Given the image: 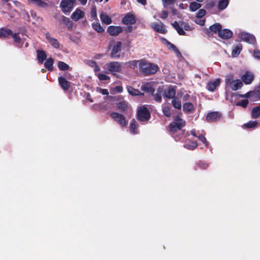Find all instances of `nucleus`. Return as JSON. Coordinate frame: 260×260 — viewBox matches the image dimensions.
Here are the masks:
<instances>
[{"mask_svg": "<svg viewBox=\"0 0 260 260\" xmlns=\"http://www.w3.org/2000/svg\"><path fill=\"white\" fill-rule=\"evenodd\" d=\"M58 67L61 71H67L69 69V66L66 63L59 61L58 63Z\"/></svg>", "mask_w": 260, "mask_h": 260, "instance_id": "obj_44", "label": "nucleus"}, {"mask_svg": "<svg viewBox=\"0 0 260 260\" xmlns=\"http://www.w3.org/2000/svg\"><path fill=\"white\" fill-rule=\"evenodd\" d=\"M254 76L253 74L247 71L243 74L241 78L245 84H250L254 80Z\"/></svg>", "mask_w": 260, "mask_h": 260, "instance_id": "obj_15", "label": "nucleus"}, {"mask_svg": "<svg viewBox=\"0 0 260 260\" xmlns=\"http://www.w3.org/2000/svg\"><path fill=\"white\" fill-rule=\"evenodd\" d=\"M235 80H234V75L233 74H229L226 76L225 83L227 87H231Z\"/></svg>", "mask_w": 260, "mask_h": 260, "instance_id": "obj_31", "label": "nucleus"}, {"mask_svg": "<svg viewBox=\"0 0 260 260\" xmlns=\"http://www.w3.org/2000/svg\"><path fill=\"white\" fill-rule=\"evenodd\" d=\"M29 1L41 8H45L47 6V4L43 0H29Z\"/></svg>", "mask_w": 260, "mask_h": 260, "instance_id": "obj_39", "label": "nucleus"}, {"mask_svg": "<svg viewBox=\"0 0 260 260\" xmlns=\"http://www.w3.org/2000/svg\"><path fill=\"white\" fill-rule=\"evenodd\" d=\"M45 37L48 43L51 45V46L55 49H58L60 47V44L58 40L52 37L49 32H47L45 34Z\"/></svg>", "mask_w": 260, "mask_h": 260, "instance_id": "obj_13", "label": "nucleus"}, {"mask_svg": "<svg viewBox=\"0 0 260 260\" xmlns=\"http://www.w3.org/2000/svg\"><path fill=\"white\" fill-rule=\"evenodd\" d=\"M11 36H12L15 43L19 44L21 42V39L19 37V34H18V33L13 34V35H11Z\"/></svg>", "mask_w": 260, "mask_h": 260, "instance_id": "obj_49", "label": "nucleus"}, {"mask_svg": "<svg viewBox=\"0 0 260 260\" xmlns=\"http://www.w3.org/2000/svg\"><path fill=\"white\" fill-rule=\"evenodd\" d=\"M220 83V79L217 78L214 81L208 82L206 88L210 91L213 92L216 88L219 85Z\"/></svg>", "mask_w": 260, "mask_h": 260, "instance_id": "obj_19", "label": "nucleus"}, {"mask_svg": "<svg viewBox=\"0 0 260 260\" xmlns=\"http://www.w3.org/2000/svg\"><path fill=\"white\" fill-rule=\"evenodd\" d=\"M91 16L93 18L96 17V10L95 7H93L91 10Z\"/></svg>", "mask_w": 260, "mask_h": 260, "instance_id": "obj_61", "label": "nucleus"}, {"mask_svg": "<svg viewBox=\"0 0 260 260\" xmlns=\"http://www.w3.org/2000/svg\"><path fill=\"white\" fill-rule=\"evenodd\" d=\"M111 117L121 127H125L127 124V121L126 120L125 117L121 114L118 112H112L110 114Z\"/></svg>", "mask_w": 260, "mask_h": 260, "instance_id": "obj_6", "label": "nucleus"}, {"mask_svg": "<svg viewBox=\"0 0 260 260\" xmlns=\"http://www.w3.org/2000/svg\"><path fill=\"white\" fill-rule=\"evenodd\" d=\"M243 82L239 79H236L235 80L233 85L231 86V89L233 91L237 90L241 88L243 86Z\"/></svg>", "mask_w": 260, "mask_h": 260, "instance_id": "obj_30", "label": "nucleus"}, {"mask_svg": "<svg viewBox=\"0 0 260 260\" xmlns=\"http://www.w3.org/2000/svg\"><path fill=\"white\" fill-rule=\"evenodd\" d=\"M206 14V11L204 9H200L197 13V17L202 18Z\"/></svg>", "mask_w": 260, "mask_h": 260, "instance_id": "obj_53", "label": "nucleus"}, {"mask_svg": "<svg viewBox=\"0 0 260 260\" xmlns=\"http://www.w3.org/2000/svg\"><path fill=\"white\" fill-rule=\"evenodd\" d=\"M75 0H62L60 6L64 13L71 12L74 7Z\"/></svg>", "mask_w": 260, "mask_h": 260, "instance_id": "obj_8", "label": "nucleus"}, {"mask_svg": "<svg viewBox=\"0 0 260 260\" xmlns=\"http://www.w3.org/2000/svg\"><path fill=\"white\" fill-rule=\"evenodd\" d=\"M84 16V12L80 9H76L75 12H74L72 15L71 18L73 19L75 21H77L80 19L83 18Z\"/></svg>", "mask_w": 260, "mask_h": 260, "instance_id": "obj_22", "label": "nucleus"}, {"mask_svg": "<svg viewBox=\"0 0 260 260\" xmlns=\"http://www.w3.org/2000/svg\"><path fill=\"white\" fill-rule=\"evenodd\" d=\"M37 59L40 63H43L46 59L47 54L46 52L42 50H37Z\"/></svg>", "mask_w": 260, "mask_h": 260, "instance_id": "obj_25", "label": "nucleus"}, {"mask_svg": "<svg viewBox=\"0 0 260 260\" xmlns=\"http://www.w3.org/2000/svg\"><path fill=\"white\" fill-rule=\"evenodd\" d=\"M167 46L169 49H172L176 53L177 57L181 56V54L178 49L173 44L168 41L167 40L165 39Z\"/></svg>", "mask_w": 260, "mask_h": 260, "instance_id": "obj_23", "label": "nucleus"}, {"mask_svg": "<svg viewBox=\"0 0 260 260\" xmlns=\"http://www.w3.org/2000/svg\"><path fill=\"white\" fill-rule=\"evenodd\" d=\"M164 88L162 86H159L156 93L152 94L156 102L160 103L161 101V96H164Z\"/></svg>", "mask_w": 260, "mask_h": 260, "instance_id": "obj_20", "label": "nucleus"}, {"mask_svg": "<svg viewBox=\"0 0 260 260\" xmlns=\"http://www.w3.org/2000/svg\"><path fill=\"white\" fill-rule=\"evenodd\" d=\"M122 43L120 41L116 42L112 48L111 52L110 54V57L111 58H119L121 56Z\"/></svg>", "mask_w": 260, "mask_h": 260, "instance_id": "obj_7", "label": "nucleus"}, {"mask_svg": "<svg viewBox=\"0 0 260 260\" xmlns=\"http://www.w3.org/2000/svg\"><path fill=\"white\" fill-rule=\"evenodd\" d=\"M253 55L254 58L260 59V51L258 49L254 50Z\"/></svg>", "mask_w": 260, "mask_h": 260, "instance_id": "obj_55", "label": "nucleus"}, {"mask_svg": "<svg viewBox=\"0 0 260 260\" xmlns=\"http://www.w3.org/2000/svg\"><path fill=\"white\" fill-rule=\"evenodd\" d=\"M198 146V143L196 141H191L189 143H185L184 147L189 150L194 149Z\"/></svg>", "mask_w": 260, "mask_h": 260, "instance_id": "obj_43", "label": "nucleus"}, {"mask_svg": "<svg viewBox=\"0 0 260 260\" xmlns=\"http://www.w3.org/2000/svg\"><path fill=\"white\" fill-rule=\"evenodd\" d=\"M159 17L162 19H166L168 17V12L166 11H162L159 15Z\"/></svg>", "mask_w": 260, "mask_h": 260, "instance_id": "obj_56", "label": "nucleus"}, {"mask_svg": "<svg viewBox=\"0 0 260 260\" xmlns=\"http://www.w3.org/2000/svg\"><path fill=\"white\" fill-rule=\"evenodd\" d=\"M229 3V0H219L217 6L218 9L221 11L224 10L228 6Z\"/></svg>", "mask_w": 260, "mask_h": 260, "instance_id": "obj_38", "label": "nucleus"}, {"mask_svg": "<svg viewBox=\"0 0 260 260\" xmlns=\"http://www.w3.org/2000/svg\"><path fill=\"white\" fill-rule=\"evenodd\" d=\"M98 78L101 81H106V80H110V78L109 76L106 75L104 74H99L98 75Z\"/></svg>", "mask_w": 260, "mask_h": 260, "instance_id": "obj_51", "label": "nucleus"}, {"mask_svg": "<svg viewBox=\"0 0 260 260\" xmlns=\"http://www.w3.org/2000/svg\"><path fill=\"white\" fill-rule=\"evenodd\" d=\"M176 31L178 33L179 35L181 36H185L186 32L184 31V30L183 29V28L180 27L177 29H176Z\"/></svg>", "mask_w": 260, "mask_h": 260, "instance_id": "obj_60", "label": "nucleus"}, {"mask_svg": "<svg viewBox=\"0 0 260 260\" xmlns=\"http://www.w3.org/2000/svg\"><path fill=\"white\" fill-rule=\"evenodd\" d=\"M215 5V3L214 1H210L207 3L205 5V8L207 9H211L213 8Z\"/></svg>", "mask_w": 260, "mask_h": 260, "instance_id": "obj_54", "label": "nucleus"}, {"mask_svg": "<svg viewBox=\"0 0 260 260\" xmlns=\"http://www.w3.org/2000/svg\"><path fill=\"white\" fill-rule=\"evenodd\" d=\"M106 66L107 69L112 75H115V73H120L121 71V63L118 61H111L106 63Z\"/></svg>", "mask_w": 260, "mask_h": 260, "instance_id": "obj_5", "label": "nucleus"}, {"mask_svg": "<svg viewBox=\"0 0 260 260\" xmlns=\"http://www.w3.org/2000/svg\"><path fill=\"white\" fill-rule=\"evenodd\" d=\"M239 37L243 41L250 44H254L256 42L254 36L245 32H241L239 34Z\"/></svg>", "mask_w": 260, "mask_h": 260, "instance_id": "obj_9", "label": "nucleus"}, {"mask_svg": "<svg viewBox=\"0 0 260 260\" xmlns=\"http://www.w3.org/2000/svg\"><path fill=\"white\" fill-rule=\"evenodd\" d=\"M242 48L241 44L237 45L232 51V55L233 57H237L241 52Z\"/></svg>", "mask_w": 260, "mask_h": 260, "instance_id": "obj_36", "label": "nucleus"}, {"mask_svg": "<svg viewBox=\"0 0 260 260\" xmlns=\"http://www.w3.org/2000/svg\"><path fill=\"white\" fill-rule=\"evenodd\" d=\"M251 116L253 119L260 117V105L253 107L251 110Z\"/></svg>", "mask_w": 260, "mask_h": 260, "instance_id": "obj_27", "label": "nucleus"}, {"mask_svg": "<svg viewBox=\"0 0 260 260\" xmlns=\"http://www.w3.org/2000/svg\"><path fill=\"white\" fill-rule=\"evenodd\" d=\"M13 35V31L8 28H0V38H6Z\"/></svg>", "mask_w": 260, "mask_h": 260, "instance_id": "obj_26", "label": "nucleus"}, {"mask_svg": "<svg viewBox=\"0 0 260 260\" xmlns=\"http://www.w3.org/2000/svg\"><path fill=\"white\" fill-rule=\"evenodd\" d=\"M61 21L67 27L68 29H71L73 26L72 22L70 19L64 16L61 17Z\"/></svg>", "mask_w": 260, "mask_h": 260, "instance_id": "obj_29", "label": "nucleus"}, {"mask_svg": "<svg viewBox=\"0 0 260 260\" xmlns=\"http://www.w3.org/2000/svg\"><path fill=\"white\" fill-rule=\"evenodd\" d=\"M100 18L102 22L106 24H110L112 23L111 18L106 14L101 13Z\"/></svg>", "mask_w": 260, "mask_h": 260, "instance_id": "obj_32", "label": "nucleus"}, {"mask_svg": "<svg viewBox=\"0 0 260 260\" xmlns=\"http://www.w3.org/2000/svg\"><path fill=\"white\" fill-rule=\"evenodd\" d=\"M221 28L222 26L220 23H215L209 27V29L212 32L215 34L218 32V35H219V32L220 31Z\"/></svg>", "mask_w": 260, "mask_h": 260, "instance_id": "obj_34", "label": "nucleus"}, {"mask_svg": "<svg viewBox=\"0 0 260 260\" xmlns=\"http://www.w3.org/2000/svg\"><path fill=\"white\" fill-rule=\"evenodd\" d=\"M164 5L165 6L166 5H171L174 4L175 2V0H162Z\"/></svg>", "mask_w": 260, "mask_h": 260, "instance_id": "obj_57", "label": "nucleus"}, {"mask_svg": "<svg viewBox=\"0 0 260 260\" xmlns=\"http://www.w3.org/2000/svg\"><path fill=\"white\" fill-rule=\"evenodd\" d=\"M127 88L128 93L133 96L144 95L143 93H141L138 89H136L132 86H128Z\"/></svg>", "mask_w": 260, "mask_h": 260, "instance_id": "obj_35", "label": "nucleus"}, {"mask_svg": "<svg viewBox=\"0 0 260 260\" xmlns=\"http://www.w3.org/2000/svg\"><path fill=\"white\" fill-rule=\"evenodd\" d=\"M186 122L179 115H176L174 117V120L168 126L170 132L174 134L177 131L181 130L185 126Z\"/></svg>", "mask_w": 260, "mask_h": 260, "instance_id": "obj_2", "label": "nucleus"}, {"mask_svg": "<svg viewBox=\"0 0 260 260\" xmlns=\"http://www.w3.org/2000/svg\"><path fill=\"white\" fill-rule=\"evenodd\" d=\"M198 138L206 147L208 146L209 142L207 141L204 135L201 134Z\"/></svg>", "mask_w": 260, "mask_h": 260, "instance_id": "obj_50", "label": "nucleus"}, {"mask_svg": "<svg viewBox=\"0 0 260 260\" xmlns=\"http://www.w3.org/2000/svg\"><path fill=\"white\" fill-rule=\"evenodd\" d=\"M197 166L201 169L205 170L209 167V164L205 161L200 160L197 164Z\"/></svg>", "mask_w": 260, "mask_h": 260, "instance_id": "obj_47", "label": "nucleus"}, {"mask_svg": "<svg viewBox=\"0 0 260 260\" xmlns=\"http://www.w3.org/2000/svg\"><path fill=\"white\" fill-rule=\"evenodd\" d=\"M137 117V119L140 121L147 122L150 119L151 114L148 109L143 106L138 110Z\"/></svg>", "mask_w": 260, "mask_h": 260, "instance_id": "obj_3", "label": "nucleus"}, {"mask_svg": "<svg viewBox=\"0 0 260 260\" xmlns=\"http://www.w3.org/2000/svg\"><path fill=\"white\" fill-rule=\"evenodd\" d=\"M233 32L228 29H221L219 32L218 36L224 40H228L233 37Z\"/></svg>", "mask_w": 260, "mask_h": 260, "instance_id": "obj_18", "label": "nucleus"}, {"mask_svg": "<svg viewBox=\"0 0 260 260\" xmlns=\"http://www.w3.org/2000/svg\"><path fill=\"white\" fill-rule=\"evenodd\" d=\"M122 31L123 28L120 26L111 25L107 28V32L112 36H117Z\"/></svg>", "mask_w": 260, "mask_h": 260, "instance_id": "obj_10", "label": "nucleus"}, {"mask_svg": "<svg viewBox=\"0 0 260 260\" xmlns=\"http://www.w3.org/2000/svg\"><path fill=\"white\" fill-rule=\"evenodd\" d=\"M158 66L150 62L145 59H141L140 71L145 76H148L155 74L158 70Z\"/></svg>", "mask_w": 260, "mask_h": 260, "instance_id": "obj_1", "label": "nucleus"}, {"mask_svg": "<svg viewBox=\"0 0 260 260\" xmlns=\"http://www.w3.org/2000/svg\"><path fill=\"white\" fill-rule=\"evenodd\" d=\"M172 25L174 27V28L176 30L178 28H179V27H180V25H179V24L178 23V22L177 21H175L173 24H172Z\"/></svg>", "mask_w": 260, "mask_h": 260, "instance_id": "obj_64", "label": "nucleus"}, {"mask_svg": "<svg viewBox=\"0 0 260 260\" xmlns=\"http://www.w3.org/2000/svg\"><path fill=\"white\" fill-rule=\"evenodd\" d=\"M152 27L155 31L158 33L165 34L167 31V29L165 28L164 24L161 22L153 23Z\"/></svg>", "mask_w": 260, "mask_h": 260, "instance_id": "obj_17", "label": "nucleus"}, {"mask_svg": "<svg viewBox=\"0 0 260 260\" xmlns=\"http://www.w3.org/2000/svg\"><path fill=\"white\" fill-rule=\"evenodd\" d=\"M248 104V101L247 100H242L238 102L236 105L240 106L243 108H246Z\"/></svg>", "mask_w": 260, "mask_h": 260, "instance_id": "obj_52", "label": "nucleus"}, {"mask_svg": "<svg viewBox=\"0 0 260 260\" xmlns=\"http://www.w3.org/2000/svg\"><path fill=\"white\" fill-rule=\"evenodd\" d=\"M221 115L217 111L211 112L208 113L206 116V120L208 122L216 121L221 118Z\"/></svg>", "mask_w": 260, "mask_h": 260, "instance_id": "obj_12", "label": "nucleus"}, {"mask_svg": "<svg viewBox=\"0 0 260 260\" xmlns=\"http://www.w3.org/2000/svg\"><path fill=\"white\" fill-rule=\"evenodd\" d=\"M127 103L124 101L116 103V107L121 112H124L127 108Z\"/></svg>", "mask_w": 260, "mask_h": 260, "instance_id": "obj_37", "label": "nucleus"}, {"mask_svg": "<svg viewBox=\"0 0 260 260\" xmlns=\"http://www.w3.org/2000/svg\"><path fill=\"white\" fill-rule=\"evenodd\" d=\"M58 81L61 88L64 91H68L71 87V82L67 81L64 77L60 76Z\"/></svg>", "mask_w": 260, "mask_h": 260, "instance_id": "obj_14", "label": "nucleus"}, {"mask_svg": "<svg viewBox=\"0 0 260 260\" xmlns=\"http://www.w3.org/2000/svg\"><path fill=\"white\" fill-rule=\"evenodd\" d=\"M242 98H250L251 101L260 100V84L253 91L247 92L240 95Z\"/></svg>", "mask_w": 260, "mask_h": 260, "instance_id": "obj_4", "label": "nucleus"}, {"mask_svg": "<svg viewBox=\"0 0 260 260\" xmlns=\"http://www.w3.org/2000/svg\"><path fill=\"white\" fill-rule=\"evenodd\" d=\"M201 4L196 2H191L189 5V9L192 12H194L201 7Z\"/></svg>", "mask_w": 260, "mask_h": 260, "instance_id": "obj_40", "label": "nucleus"}, {"mask_svg": "<svg viewBox=\"0 0 260 260\" xmlns=\"http://www.w3.org/2000/svg\"><path fill=\"white\" fill-rule=\"evenodd\" d=\"M54 60L50 57L46 59L44 62V66L49 71H52L53 70Z\"/></svg>", "mask_w": 260, "mask_h": 260, "instance_id": "obj_28", "label": "nucleus"}, {"mask_svg": "<svg viewBox=\"0 0 260 260\" xmlns=\"http://www.w3.org/2000/svg\"><path fill=\"white\" fill-rule=\"evenodd\" d=\"M92 26V28L99 33H102L104 31V29L99 22L93 23Z\"/></svg>", "mask_w": 260, "mask_h": 260, "instance_id": "obj_42", "label": "nucleus"}, {"mask_svg": "<svg viewBox=\"0 0 260 260\" xmlns=\"http://www.w3.org/2000/svg\"><path fill=\"white\" fill-rule=\"evenodd\" d=\"M114 89L118 93H121L123 91V88L121 86H117Z\"/></svg>", "mask_w": 260, "mask_h": 260, "instance_id": "obj_63", "label": "nucleus"}, {"mask_svg": "<svg viewBox=\"0 0 260 260\" xmlns=\"http://www.w3.org/2000/svg\"><path fill=\"white\" fill-rule=\"evenodd\" d=\"M258 122L256 121H249L247 123L244 124V126L246 128H251L255 127L257 126Z\"/></svg>", "mask_w": 260, "mask_h": 260, "instance_id": "obj_46", "label": "nucleus"}, {"mask_svg": "<svg viewBox=\"0 0 260 260\" xmlns=\"http://www.w3.org/2000/svg\"><path fill=\"white\" fill-rule=\"evenodd\" d=\"M98 90L103 95H108L109 94L108 90L107 89L99 88Z\"/></svg>", "mask_w": 260, "mask_h": 260, "instance_id": "obj_62", "label": "nucleus"}, {"mask_svg": "<svg viewBox=\"0 0 260 260\" xmlns=\"http://www.w3.org/2000/svg\"><path fill=\"white\" fill-rule=\"evenodd\" d=\"M163 114L167 117H170L171 116V107L165 106L162 108Z\"/></svg>", "mask_w": 260, "mask_h": 260, "instance_id": "obj_48", "label": "nucleus"}, {"mask_svg": "<svg viewBox=\"0 0 260 260\" xmlns=\"http://www.w3.org/2000/svg\"><path fill=\"white\" fill-rule=\"evenodd\" d=\"M183 28L184 30L186 31H191L192 30L191 27L188 23H183Z\"/></svg>", "mask_w": 260, "mask_h": 260, "instance_id": "obj_59", "label": "nucleus"}, {"mask_svg": "<svg viewBox=\"0 0 260 260\" xmlns=\"http://www.w3.org/2000/svg\"><path fill=\"white\" fill-rule=\"evenodd\" d=\"M172 103L175 108L177 109H180L181 108V103L180 101L177 100L176 97L172 99Z\"/></svg>", "mask_w": 260, "mask_h": 260, "instance_id": "obj_45", "label": "nucleus"}, {"mask_svg": "<svg viewBox=\"0 0 260 260\" xmlns=\"http://www.w3.org/2000/svg\"><path fill=\"white\" fill-rule=\"evenodd\" d=\"M137 127L138 125L136 120L135 119H133L131 121L129 125V130L132 134H136L138 133L137 132Z\"/></svg>", "mask_w": 260, "mask_h": 260, "instance_id": "obj_33", "label": "nucleus"}, {"mask_svg": "<svg viewBox=\"0 0 260 260\" xmlns=\"http://www.w3.org/2000/svg\"><path fill=\"white\" fill-rule=\"evenodd\" d=\"M141 90L144 92L153 94L155 89L153 87L152 84L150 82H147L145 84L142 85Z\"/></svg>", "mask_w": 260, "mask_h": 260, "instance_id": "obj_21", "label": "nucleus"}, {"mask_svg": "<svg viewBox=\"0 0 260 260\" xmlns=\"http://www.w3.org/2000/svg\"><path fill=\"white\" fill-rule=\"evenodd\" d=\"M136 22L135 16L131 13H127L122 18V22L125 25H133Z\"/></svg>", "mask_w": 260, "mask_h": 260, "instance_id": "obj_11", "label": "nucleus"}, {"mask_svg": "<svg viewBox=\"0 0 260 260\" xmlns=\"http://www.w3.org/2000/svg\"><path fill=\"white\" fill-rule=\"evenodd\" d=\"M176 93L175 88L171 86L167 89H164V96L168 99H173L175 97Z\"/></svg>", "mask_w": 260, "mask_h": 260, "instance_id": "obj_16", "label": "nucleus"}, {"mask_svg": "<svg viewBox=\"0 0 260 260\" xmlns=\"http://www.w3.org/2000/svg\"><path fill=\"white\" fill-rule=\"evenodd\" d=\"M140 60H133L125 62V64L128 65L130 68H135L137 67L138 64L140 67Z\"/></svg>", "mask_w": 260, "mask_h": 260, "instance_id": "obj_41", "label": "nucleus"}, {"mask_svg": "<svg viewBox=\"0 0 260 260\" xmlns=\"http://www.w3.org/2000/svg\"><path fill=\"white\" fill-rule=\"evenodd\" d=\"M194 109L193 105L190 102H187L183 105V111L184 113H190Z\"/></svg>", "mask_w": 260, "mask_h": 260, "instance_id": "obj_24", "label": "nucleus"}, {"mask_svg": "<svg viewBox=\"0 0 260 260\" xmlns=\"http://www.w3.org/2000/svg\"><path fill=\"white\" fill-rule=\"evenodd\" d=\"M90 63H92L94 65V70L95 72L100 71V69L99 67L98 66L96 62L94 60H89Z\"/></svg>", "mask_w": 260, "mask_h": 260, "instance_id": "obj_58", "label": "nucleus"}]
</instances>
